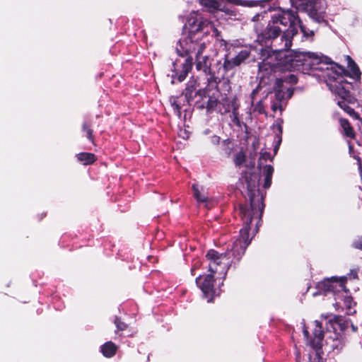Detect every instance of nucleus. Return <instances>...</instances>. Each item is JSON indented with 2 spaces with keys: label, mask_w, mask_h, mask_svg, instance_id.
<instances>
[{
  "label": "nucleus",
  "mask_w": 362,
  "mask_h": 362,
  "mask_svg": "<svg viewBox=\"0 0 362 362\" xmlns=\"http://www.w3.org/2000/svg\"><path fill=\"white\" fill-rule=\"evenodd\" d=\"M245 182L249 192L250 204L249 207H240L244 226L240 231V238L235 241L232 248L233 255L237 259L244 254L250 243L249 230H252L253 233L257 232L264 210L263 196L257 189L259 182V176L256 174L246 175Z\"/></svg>",
  "instance_id": "1"
},
{
  "label": "nucleus",
  "mask_w": 362,
  "mask_h": 362,
  "mask_svg": "<svg viewBox=\"0 0 362 362\" xmlns=\"http://www.w3.org/2000/svg\"><path fill=\"white\" fill-rule=\"evenodd\" d=\"M187 33H185L180 40V46L186 54H203L209 42L208 35L210 30L216 37L219 35L218 30L214 25L203 19L197 13L190 14L186 24Z\"/></svg>",
  "instance_id": "2"
},
{
  "label": "nucleus",
  "mask_w": 362,
  "mask_h": 362,
  "mask_svg": "<svg viewBox=\"0 0 362 362\" xmlns=\"http://www.w3.org/2000/svg\"><path fill=\"white\" fill-rule=\"evenodd\" d=\"M274 24H281L288 28L284 31L282 39L285 41V47L289 48L291 46V39L298 33L297 25L300 23V19L293 12L284 11L278 13L272 17Z\"/></svg>",
  "instance_id": "3"
},
{
  "label": "nucleus",
  "mask_w": 362,
  "mask_h": 362,
  "mask_svg": "<svg viewBox=\"0 0 362 362\" xmlns=\"http://www.w3.org/2000/svg\"><path fill=\"white\" fill-rule=\"evenodd\" d=\"M206 257L209 261V271L211 274L226 273L230 261L226 254H219L211 250L207 252Z\"/></svg>",
  "instance_id": "4"
},
{
  "label": "nucleus",
  "mask_w": 362,
  "mask_h": 362,
  "mask_svg": "<svg viewBox=\"0 0 362 362\" xmlns=\"http://www.w3.org/2000/svg\"><path fill=\"white\" fill-rule=\"evenodd\" d=\"M346 282V278L344 276H332L330 278L325 279L321 282H319L317 284V288L320 291L324 292H339L341 291L345 290Z\"/></svg>",
  "instance_id": "5"
},
{
  "label": "nucleus",
  "mask_w": 362,
  "mask_h": 362,
  "mask_svg": "<svg viewBox=\"0 0 362 362\" xmlns=\"http://www.w3.org/2000/svg\"><path fill=\"white\" fill-rule=\"evenodd\" d=\"M214 274H210L208 275L199 276L197 278L196 282L198 286L203 291L204 296L206 298H209L208 301H211L213 297L216 295V291L214 289Z\"/></svg>",
  "instance_id": "6"
},
{
  "label": "nucleus",
  "mask_w": 362,
  "mask_h": 362,
  "mask_svg": "<svg viewBox=\"0 0 362 362\" xmlns=\"http://www.w3.org/2000/svg\"><path fill=\"white\" fill-rule=\"evenodd\" d=\"M329 87L333 93L343 100L342 101L338 100L337 104L346 112L351 107L346 104V102L351 103L352 100L349 92L346 90L345 86H341L337 84L329 83Z\"/></svg>",
  "instance_id": "7"
},
{
  "label": "nucleus",
  "mask_w": 362,
  "mask_h": 362,
  "mask_svg": "<svg viewBox=\"0 0 362 362\" xmlns=\"http://www.w3.org/2000/svg\"><path fill=\"white\" fill-rule=\"evenodd\" d=\"M329 87L333 93L343 100L342 101L338 100L337 104L346 112L351 107L346 104V102L351 103L352 100L349 92L346 90L345 86H341L337 84L329 83Z\"/></svg>",
  "instance_id": "8"
},
{
  "label": "nucleus",
  "mask_w": 362,
  "mask_h": 362,
  "mask_svg": "<svg viewBox=\"0 0 362 362\" xmlns=\"http://www.w3.org/2000/svg\"><path fill=\"white\" fill-rule=\"evenodd\" d=\"M329 87L333 93L343 100L342 101L338 100L337 104L346 112L351 107L346 104V102L351 103L352 100L349 92L346 90L345 86H341L337 84L329 83Z\"/></svg>",
  "instance_id": "9"
},
{
  "label": "nucleus",
  "mask_w": 362,
  "mask_h": 362,
  "mask_svg": "<svg viewBox=\"0 0 362 362\" xmlns=\"http://www.w3.org/2000/svg\"><path fill=\"white\" fill-rule=\"evenodd\" d=\"M325 8V0H311L308 6V11L311 18L320 21L323 18Z\"/></svg>",
  "instance_id": "10"
},
{
  "label": "nucleus",
  "mask_w": 362,
  "mask_h": 362,
  "mask_svg": "<svg viewBox=\"0 0 362 362\" xmlns=\"http://www.w3.org/2000/svg\"><path fill=\"white\" fill-rule=\"evenodd\" d=\"M328 65L329 66L326 68V74L329 79V81L327 82V85L329 86V83L333 84V83L332 82V80L334 81L341 77L345 73V69H344L343 66L339 65L337 63L329 62L328 63ZM334 84L344 86L342 84V81H340V83H334Z\"/></svg>",
  "instance_id": "11"
},
{
  "label": "nucleus",
  "mask_w": 362,
  "mask_h": 362,
  "mask_svg": "<svg viewBox=\"0 0 362 362\" xmlns=\"http://www.w3.org/2000/svg\"><path fill=\"white\" fill-rule=\"evenodd\" d=\"M309 60H314L318 62L320 61V59L317 54L313 52H298L296 53L291 62L294 66H298L307 63Z\"/></svg>",
  "instance_id": "12"
},
{
  "label": "nucleus",
  "mask_w": 362,
  "mask_h": 362,
  "mask_svg": "<svg viewBox=\"0 0 362 362\" xmlns=\"http://www.w3.org/2000/svg\"><path fill=\"white\" fill-rule=\"evenodd\" d=\"M196 68L205 74H209L211 69V62L207 56L199 54L195 55Z\"/></svg>",
  "instance_id": "13"
},
{
  "label": "nucleus",
  "mask_w": 362,
  "mask_h": 362,
  "mask_svg": "<svg viewBox=\"0 0 362 362\" xmlns=\"http://www.w3.org/2000/svg\"><path fill=\"white\" fill-rule=\"evenodd\" d=\"M315 329L313 332L315 338L313 341H310V345L313 346L314 349H319L321 346V341L323 339V332L322 331L321 325L318 321H315Z\"/></svg>",
  "instance_id": "14"
},
{
  "label": "nucleus",
  "mask_w": 362,
  "mask_h": 362,
  "mask_svg": "<svg viewBox=\"0 0 362 362\" xmlns=\"http://www.w3.org/2000/svg\"><path fill=\"white\" fill-rule=\"evenodd\" d=\"M340 125L343 129V134L349 139H354L356 136L355 132L352 127L350 125L349 121L346 119L341 118L339 119Z\"/></svg>",
  "instance_id": "15"
},
{
  "label": "nucleus",
  "mask_w": 362,
  "mask_h": 362,
  "mask_svg": "<svg viewBox=\"0 0 362 362\" xmlns=\"http://www.w3.org/2000/svg\"><path fill=\"white\" fill-rule=\"evenodd\" d=\"M117 349L115 344L108 341L101 346V351L104 356L110 358L115 354Z\"/></svg>",
  "instance_id": "16"
},
{
  "label": "nucleus",
  "mask_w": 362,
  "mask_h": 362,
  "mask_svg": "<svg viewBox=\"0 0 362 362\" xmlns=\"http://www.w3.org/2000/svg\"><path fill=\"white\" fill-rule=\"evenodd\" d=\"M77 159L84 165H90L95 162V158L91 153H80L76 155Z\"/></svg>",
  "instance_id": "17"
},
{
  "label": "nucleus",
  "mask_w": 362,
  "mask_h": 362,
  "mask_svg": "<svg viewBox=\"0 0 362 362\" xmlns=\"http://www.w3.org/2000/svg\"><path fill=\"white\" fill-rule=\"evenodd\" d=\"M346 59L348 62L349 69L351 73V76L353 78L359 77L361 73H360V70H359L358 66L356 64V63L351 59V58L349 56H346Z\"/></svg>",
  "instance_id": "18"
},
{
  "label": "nucleus",
  "mask_w": 362,
  "mask_h": 362,
  "mask_svg": "<svg viewBox=\"0 0 362 362\" xmlns=\"http://www.w3.org/2000/svg\"><path fill=\"white\" fill-rule=\"evenodd\" d=\"M273 168L271 165H266L264 168V187L268 188L271 185L272 182V175L273 173Z\"/></svg>",
  "instance_id": "19"
},
{
  "label": "nucleus",
  "mask_w": 362,
  "mask_h": 362,
  "mask_svg": "<svg viewBox=\"0 0 362 362\" xmlns=\"http://www.w3.org/2000/svg\"><path fill=\"white\" fill-rule=\"evenodd\" d=\"M192 65V58L189 57L186 59L185 63L183 64L182 73L179 75L178 80L180 81H183L187 74L190 71Z\"/></svg>",
  "instance_id": "20"
},
{
  "label": "nucleus",
  "mask_w": 362,
  "mask_h": 362,
  "mask_svg": "<svg viewBox=\"0 0 362 362\" xmlns=\"http://www.w3.org/2000/svg\"><path fill=\"white\" fill-rule=\"evenodd\" d=\"M192 189L194 191V195L198 202L206 203L208 202V198L204 194H202L201 192L199 191L198 187L196 185H194L192 186Z\"/></svg>",
  "instance_id": "21"
},
{
  "label": "nucleus",
  "mask_w": 362,
  "mask_h": 362,
  "mask_svg": "<svg viewBox=\"0 0 362 362\" xmlns=\"http://www.w3.org/2000/svg\"><path fill=\"white\" fill-rule=\"evenodd\" d=\"M282 84H283V81L281 80H280V79L276 80V90L275 96H276V100L279 102H281V100L284 99V95H285V93L281 89Z\"/></svg>",
  "instance_id": "22"
},
{
  "label": "nucleus",
  "mask_w": 362,
  "mask_h": 362,
  "mask_svg": "<svg viewBox=\"0 0 362 362\" xmlns=\"http://www.w3.org/2000/svg\"><path fill=\"white\" fill-rule=\"evenodd\" d=\"M281 32V29L277 25H274L268 28L267 35L270 38H275Z\"/></svg>",
  "instance_id": "23"
},
{
  "label": "nucleus",
  "mask_w": 362,
  "mask_h": 362,
  "mask_svg": "<svg viewBox=\"0 0 362 362\" xmlns=\"http://www.w3.org/2000/svg\"><path fill=\"white\" fill-rule=\"evenodd\" d=\"M247 56L248 54L246 52H241L233 59V64L235 66L239 65L244 59L247 57Z\"/></svg>",
  "instance_id": "24"
},
{
  "label": "nucleus",
  "mask_w": 362,
  "mask_h": 362,
  "mask_svg": "<svg viewBox=\"0 0 362 362\" xmlns=\"http://www.w3.org/2000/svg\"><path fill=\"white\" fill-rule=\"evenodd\" d=\"M245 160V155L243 152L240 151L235 155V163L237 165H240L244 163Z\"/></svg>",
  "instance_id": "25"
},
{
  "label": "nucleus",
  "mask_w": 362,
  "mask_h": 362,
  "mask_svg": "<svg viewBox=\"0 0 362 362\" xmlns=\"http://www.w3.org/2000/svg\"><path fill=\"white\" fill-rule=\"evenodd\" d=\"M298 27L300 28L301 32L303 33V35L305 37H312L314 35L313 31L307 30L306 28L301 24L300 21V23L297 25V28Z\"/></svg>",
  "instance_id": "26"
},
{
  "label": "nucleus",
  "mask_w": 362,
  "mask_h": 362,
  "mask_svg": "<svg viewBox=\"0 0 362 362\" xmlns=\"http://www.w3.org/2000/svg\"><path fill=\"white\" fill-rule=\"evenodd\" d=\"M344 305L347 308L351 309L355 305V303L353 300V298L349 296H346L344 300Z\"/></svg>",
  "instance_id": "27"
},
{
  "label": "nucleus",
  "mask_w": 362,
  "mask_h": 362,
  "mask_svg": "<svg viewBox=\"0 0 362 362\" xmlns=\"http://www.w3.org/2000/svg\"><path fill=\"white\" fill-rule=\"evenodd\" d=\"M353 246L356 249L362 250V237L356 238L353 242Z\"/></svg>",
  "instance_id": "28"
},
{
  "label": "nucleus",
  "mask_w": 362,
  "mask_h": 362,
  "mask_svg": "<svg viewBox=\"0 0 362 362\" xmlns=\"http://www.w3.org/2000/svg\"><path fill=\"white\" fill-rule=\"evenodd\" d=\"M192 92H193L192 88H186L185 94L186 98L188 100L192 99L193 98Z\"/></svg>",
  "instance_id": "29"
},
{
  "label": "nucleus",
  "mask_w": 362,
  "mask_h": 362,
  "mask_svg": "<svg viewBox=\"0 0 362 362\" xmlns=\"http://www.w3.org/2000/svg\"><path fill=\"white\" fill-rule=\"evenodd\" d=\"M272 109L273 112H276L277 110H280V112H281L282 110V107L279 103H274L272 105Z\"/></svg>",
  "instance_id": "30"
},
{
  "label": "nucleus",
  "mask_w": 362,
  "mask_h": 362,
  "mask_svg": "<svg viewBox=\"0 0 362 362\" xmlns=\"http://www.w3.org/2000/svg\"><path fill=\"white\" fill-rule=\"evenodd\" d=\"M346 113L349 114L350 116L353 117L354 118L356 119H360V117L358 116V115L352 108H350L346 112Z\"/></svg>",
  "instance_id": "31"
},
{
  "label": "nucleus",
  "mask_w": 362,
  "mask_h": 362,
  "mask_svg": "<svg viewBox=\"0 0 362 362\" xmlns=\"http://www.w3.org/2000/svg\"><path fill=\"white\" fill-rule=\"evenodd\" d=\"M309 359L310 362H321L320 357L318 356V353L317 351L315 352V358L314 360L312 361L311 356H309Z\"/></svg>",
  "instance_id": "32"
},
{
  "label": "nucleus",
  "mask_w": 362,
  "mask_h": 362,
  "mask_svg": "<svg viewBox=\"0 0 362 362\" xmlns=\"http://www.w3.org/2000/svg\"><path fill=\"white\" fill-rule=\"evenodd\" d=\"M83 129L86 130V135H87V137L89 139H92V132L90 129L88 128H86L85 126H83Z\"/></svg>",
  "instance_id": "33"
},
{
  "label": "nucleus",
  "mask_w": 362,
  "mask_h": 362,
  "mask_svg": "<svg viewBox=\"0 0 362 362\" xmlns=\"http://www.w3.org/2000/svg\"><path fill=\"white\" fill-rule=\"evenodd\" d=\"M303 334H304L305 337H306V338L308 337L309 333H308V331L305 328L303 329Z\"/></svg>",
  "instance_id": "34"
},
{
  "label": "nucleus",
  "mask_w": 362,
  "mask_h": 362,
  "mask_svg": "<svg viewBox=\"0 0 362 362\" xmlns=\"http://www.w3.org/2000/svg\"><path fill=\"white\" fill-rule=\"evenodd\" d=\"M117 326L119 329H124V325L122 324V323H117Z\"/></svg>",
  "instance_id": "35"
},
{
  "label": "nucleus",
  "mask_w": 362,
  "mask_h": 362,
  "mask_svg": "<svg viewBox=\"0 0 362 362\" xmlns=\"http://www.w3.org/2000/svg\"><path fill=\"white\" fill-rule=\"evenodd\" d=\"M268 156H269L268 153H264L261 156L260 159H262V158H264L265 157H268Z\"/></svg>",
  "instance_id": "36"
}]
</instances>
